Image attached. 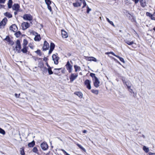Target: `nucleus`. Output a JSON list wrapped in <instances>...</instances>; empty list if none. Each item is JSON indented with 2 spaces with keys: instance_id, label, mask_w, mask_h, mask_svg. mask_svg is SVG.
<instances>
[{
  "instance_id": "nucleus-9",
  "label": "nucleus",
  "mask_w": 155,
  "mask_h": 155,
  "mask_svg": "<svg viewBox=\"0 0 155 155\" xmlns=\"http://www.w3.org/2000/svg\"><path fill=\"white\" fill-rule=\"evenodd\" d=\"M94 84L95 87H97L99 86V84L100 83V81L97 78H95V79L93 80Z\"/></svg>"
},
{
  "instance_id": "nucleus-49",
  "label": "nucleus",
  "mask_w": 155,
  "mask_h": 155,
  "mask_svg": "<svg viewBox=\"0 0 155 155\" xmlns=\"http://www.w3.org/2000/svg\"><path fill=\"white\" fill-rule=\"evenodd\" d=\"M91 10V9L88 6H87V13H89V12Z\"/></svg>"
},
{
  "instance_id": "nucleus-64",
  "label": "nucleus",
  "mask_w": 155,
  "mask_h": 155,
  "mask_svg": "<svg viewBox=\"0 0 155 155\" xmlns=\"http://www.w3.org/2000/svg\"><path fill=\"white\" fill-rule=\"evenodd\" d=\"M87 130H83V133H85L87 132Z\"/></svg>"
},
{
  "instance_id": "nucleus-24",
  "label": "nucleus",
  "mask_w": 155,
  "mask_h": 155,
  "mask_svg": "<svg viewBox=\"0 0 155 155\" xmlns=\"http://www.w3.org/2000/svg\"><path fill=\"white\" fill-rule=\"evenodd\" d=\"M73 6L74 7H78L81 6V4L79 3L78 2H77L76 3H74L73 4Z\"/></svg>"
},
{
  "instance_id": "nucleus-37",
  "label": "nucleus",
  "mask_w": 155,
  "mask_h": 155,
  "mask_svg": "<svg viewBox=\"0 0 155 155\" xmlns=\"http://www.w3.org/2000/svg\"><path fill=\"white\" fill-rule=\"evenodd\" d=\"M107 21L111 25H112L113 26H115L113 22L110 20L108 18H106Z\"/></svg>"
},
{
  "instance_id": "nucleus-38",
  "label": "nucleus",
  "mask_w": 155,
  "mask_h": 155,
  "mask_svg": "<svg viewBox=\"0 0 155 155\" xmlns=\"http://www.w3.org/2000/svg\"><path fill=\"white\" fill-rule=\"evenodd\" d=\"M45 2L47 5H50L51 3V2L50 0H45Z\"/></svg>"
},
{
  "instance_id": "nucleus-58",
  "label": "nucleus",
  "mask_w": 155,
  "mask_h": 155,
  "mask_svg": "<svg viewBox=\"0 0 155 155\" xmlns=\"http://www.w3.org/2000/svg\"><path fill=\"white\" fill-rule=\"evenodd\" d=\"M109 53L112 54V55H113L115 57H116V54H115L112 52H110Z\"/></svg>"
},
{
  "instance_id": "nucleus-1",
  "label": "nucleus",
  "mask_w": 155,
  "mask_h": 155,
  "mask_svg": "<svg viewBox=\"0 0 155 155\" xmlns=\"http://www.w3.org/2000/svg\"><path fill=\"white\" fill-rule=\"evenodd\" d=\"M21 46L20 43V41L19 40H17L16 42V46L13 49V50L15 51L16 50L18 53L21 52Z\"/></svg>"
},
{
  "instance_id": "nucleus-50",
  "label": "nucleus",
  "mask_w": 155,
  "mask_h": 155,
  "mask_svg": "<svg viewBox=\"0 0 155 155\" xmlns=\"http://www.w3.org/2000/svg\"><path fill=\"white\" fill-rule=\"evenodd\" d=\"M8 42L11 45H13L14 44V42L13 41L11 40H10Z\"/></svg>"
},
{
  "instance_id": "nucleus-21",
  "label": "nucleus",
  "mask_w": 155,
  "mask_h": 155,
  "mask_svg": "<svg viewBox=\"0 0 155 155\" xmlns=\"http://www.w3.org/2000/svg\"><path fill=\"white\" fill-rule=\"evenodd\" d=\"M21 51L24 53H26L28 51V50L26 47H23V48L21 50Z\"/></svg>"
},
{
  "instance_id": "nucleus-43",
  "label": "nucleus",
  "mask_w": 155,
  "mask_h": 155,
  "mask_svg": "<svg viewBox=\"0 0 155 155\" xmlns=\"http://www.w3.org/2000/svg\"><path fill=\"white\" fill-rule=\"evenodd\" d=\"M152 20H155V12L152 15L151 18Z\"/></svg>"
},
{
  "instance_id": "nucleus-40",
  "label": "nucleus",
  "mask_w": 155,
  "mask_h": 155,
  "mask_svg": "<svg viewBox=\"0 0 155 155\" xmlns=\"http://www.w3.org/2000/svg\"><path fill=\"white\" fill-rule=\"evenodd\" d=\"M10 40L9 37L8 36H7L4 39V40H5L8 42Z\"/></svg>"
},
{
  "instance_id": "nucleus-22",
  "label": "nucleus",
  "mask_w": 155,
  "mask_h": 155,
  "mask_svg": "<svg viewBox=\"0 0 155 155\" xmlns=\"http://www.w3.org/2000/svg\"><path fill=\"white\" fill-rule=\"evenodd\" d=\"M125 85L127 87V88L131 87L132 84L130 81H127L125 83Z\"/></svg>"
},
{
  "instance_id": "nucleus-35",
  "label": "nucleus",
  "mask_w": 155,
  "mask_h": 155,
  "mask_svg": "<svg viewBox=\"0 0 155 155\" xmlns=\"http://www.w3.org/2000/svg\"><path fill=\"white\" fill-rule=\"evenodd\" d=\"M90 76L93 78V80L95 79V78H97L95 74L93 73H91L90 74Z\"/></svg>"
},
{
  "instance_id": "nucleus-3",
  "label": "nucleus",
  "mask_w": 155,
  "mask_h": 155,
  "mask_svg": "<svg viewBox=\"0 0 155 155\" xmlns=\"http://www.w3.org/2000/svg\"><path fill=\"white\" fill-rule=\"evenodd\" d=\"M41 147L43 150H46L48 149V146L46 142H44L41 144Z\"/></svg>"
},
{
  "instance_id": "nucleus-56",
  "label": "nucleus",
  "mask_w": 155,
  "mask_h": 155,
  "mask_svg": "<svg viewBox=\"0 0 155 155\" xmlns=\"http://www.w3.org/2000/svg\"><path fill=\"white\" fill-rule=\"evenodd\" d=\"M53 50L51 49H50V50L48 52V54H50L52 53V51Z\"/></svg>"
},
{
  "instance_id": "nucleus-53",
  "label": "nucleus",
  "mask_w": 155,
  "mask_h": 155,
  "mask_svg": "<svg viewBox=\"0 0 155 155\" xmlns=\"http://www.w3.org/2000/svg\"><path fill=\"white\" fill-rule=\"evenodd\" d=\"M15 97H17V98H18L19 97V96L20 95V94H16V93H15Z\"/></svg>"
},
{
  "instance_id": "nucleus-2",
  "label": "nucleus",
  "mask_w": 155,
  "mask_h": 155,
  "mask_svg": "<svg viewBox=\"0 0 155 155\" xmlns=\"http://www.w3.org/2000/svg\"><path fill=\"white\" fill-rule=\"evenodd\" d=\"M23 18L24 20L30 21L32 19V17L29 14H25L23 17Z\"/></svg>"
},
{
  "instance_id": "nucleus-15",
  "label": "nucleus",
  "mask_w": 155,
  "mask_h": 155,
  "mask_svg": "<svg viewBox=\"0 0 155 155\" xmlns=\"http://www.w3.org/2000/svg\"><path fill=\"white\" fill-rule=\"evenodd\" d=\"M74 94L77 95L80 98H82L83 97V94L80 91L75 92L74 93Z\"/></svg>"
},
{
  "instance_id": "nucleus-62",
  "label": "nucleus",
  "mask_w": 155,
  "mask_h": 155,
  "mask_svg": "<svg viewBox=\"0 0 155 155\" xmlns=\"http://www.w3.org/2000/svg\"><path fill=\"white\" fill-rule=\"evenodd\" d=\"M71 65L70 64V63H69V62L68 61L67 63V64H66V66H69V65Z\"/></svg>"
},
{
  "instance_id": "nucleus-55",
  "label": "nucleus",
  "mask_w": 155,
  "mask_h": 155,
  "mask_svg": "<svg viewBox=\"0 0 155 155\" xmlns=\"http://www.w3.org/2000/svg\"><path fill=\"white\" fill-rule=\"evenodd\" d=\"M48 60V59L47 57H44V58H43V60L44 61L46 62Z\"/></svg>"
},
{
  "instance_id": "nucleus-34",
  "label": "nucleus",
  "mask_w": 155,
  "mask_h": 155,
  "mask_svg": "<svg viewBox=\"0 0 155 155\" xmlns=\"http://www.w3.org/2000/svg\"><path fill=\"white\" fill-rule=\"evenodd\" d=\"M61 69V68H55L54 70L56 71L54 73V74L55 75H57L58 73H59V72L58 71L60 70Z\"/></svg>"
},
{
  "instance_id": "nucleus-41",
  "label": "nucleus",
  "mask_w": 155,
  "mask_h": 155,
  "mask_svg": "<svg viewBox=\"0 0 155 155\" xmlns=\"http://www.w3.org/2000/svg\"><path fill=\"white\" fill-rule=\"evenodd\" d=\"M0 133L3 134H5V132L4 130L0 128Z\"/></svg>"
},
{
  "instance_id": "nucleus-36",
  "label": "nucleus",
  "mask_w": 155,
  "mask_h": 155,
  "mask_svg": "<svg viewBox=\"0 0 155 155\" xmlns=\"http://www.w3.org/2000/svg\"><path fill=\"white\" fill-rule=\"evenodd\" d=\"M91 91L92 93H93L96 95L98 94L99 93L98 91L97 90H91Z\"/></svg>"
},
{
  "instance_id": "nucleus-54",
  "label": "nucleus",
  "mask_w": 155,
  "mask_h": 155,
  "mask_svg": "<svg viewBox=\"0 0 155 155\" xmlns=\"http://www.w3.org/2000/svg\"><path fill=\"white\" fill-rule=\"evenodd\" d=\"M82 2L83 4V5H84V6H86V3L85 0H83L82 1Z\"/></svg>"
},
{
  "instance_id": "nucleus-60",
  "label": "nucleus",
  "mask_w": 155,
  "mask_h": 155,
  "mask_svg": "<svg viewBox=\"0 0 155 155\" xmlns=\"http://www.w3.org/2000/svg\"><path fill=\"white\" fill-rule=\"evenodd\" d=\"M33 34L34 35H35V36L36 35H38V33L37 32H35V31H33Z\"/></svg>"
},
{
  "instance_id": "nucleus-52",
  "label": "nucleus",
  "mask_w": 155,
  "mask_h": 155,
  "mask_svg": "<svg viewBox=\"0 0 155 155\" xmlns=\"http://www.w3.org/2000/svg\"><path fill=\"white\" fill-rule=\"evenodd\" d=\"M120 61L123 62V63H125V61L124 59L122 58H120L119 59Z\"/></svg>"
},
{
  "instance_id": "nucleus-18",
  "label": "nucleus",
  "mask_w": 155,
  "mask_h": 155,
  "mask_svg": "<svg viewBox=\"0 0 155 155\" xmlns=\"http://www.w3.org/2000/svg\"><path fill=\"white\" fill-rule=\"evenodd\" d=\"M13 4L12 0H9L7 5L8 7L9 8H10L12 7V5Z\"/></svg>"
},
{
  "instance_id": "nucleus-14",
  "label": "nucleus",
  "mask_w": 155,
  "mask_h": 155,
  "mask_svg": "<svg viewBox=\"0 0 155 155\" xmlns=\"http://www.w3.org/2000/svg\"><path fill=\"white\" fill-rule=\"evenodd\" d=\"M140 2L142 7H144L146 6V0H141Z\"/></svg>"
},
{
  "instance_id": "nucleus-10",
  "label": "nucleus",
  "mask_w": 155,
  "mask_h": 155,
  "mask_svg": "<svg viewBox=\"0 0 155 155\" xmlns=\"http://www.w3.org/2000/svg\"><path fill=\"white\" fill-rule=\"evenodd\" d=\"M19 8L20 6L18 4H14L12 7V9L15 11H18Z\"/></svg>"
},
{
  "instance_id": "nucleus-6",
  "label": "nucleus",
  "mask_w": 155,
  "mask_h": 155,
  "mask_svg": "<svg viewBox=\"0 0 155 155\" xmlns=\"http://www.w3.org/2000/svg\"><path fill=\"white\" fill-rule=\"evenodd\" d=\"M91 81L88 79L86 80L84 82L85 85H86L87 88L89 90L91 88Z\"/></svg>"
},
{
  "instance_id": "nucleus-25",
  "label": "nucleus",
  "mask_w": 155,
  "mask_h": 155,
  "mask_svg": "<svg viewBox=\"0 0 155 155\" xmlns=\"http://www.w3.org/2000/svg\"><path fill=\"white\" fill-rule=\"evenodd\" d=\"M125 42L126 43L129 45H131L133 44L134 43L133 41H130L129 40H125Z\"/></svg>"
},
{
  "instance_id": "nucleus-32",
  "label": "nucleus",
  "mask_w": 155,
  "mask_h": 155,
  "mask_svg": "<svg viewBox=\"0 0 155 155\" xmlns=\"http://www.w3.org/2000/svg\"><path fill=\"white\" fill-rule=\"evenodd\" d=\"M55 45L54 43L52 42L50 44V49L54 50L55 47Z\"/></svg>"
},
{
  "instance_id": "nucleus-4",
  "label": "nucleus",
  "mask_w": 155,
  "mask_h": 155,
  "mask_svg": "<svg viewBox=\"0 0 155 155\" xmlns=\"http://www.w3.org/2000/svg\"><path fill=\"white\" fill-rule=\"evenodd\" d=\"M53 60L55 64H57L58 63L59 57L55 54H54L52 56Z\"/></svg>"
},
{
  "instance_id": "nucleus-17",
  "label": "nucleus",
  "mask_w": 155,
  "mask_h": 155,
  "mask_svg": "<svg viewBox=\"0 0 155 155\" xmlns=\"http://www.w3.org/2000/svg\"><path fill=\"white\" fill-rule=\"evenodd\" d=\"M87 59L89 61H93L96 62L97 60L96 58L92 57H87Z\"/></svg>"
},
{
  "instance_id": "nucleus-63",
  "label": "nucleus",
  "mask_w": 155,
  "mask_h": 155,
  "mask_svg": "<svg viewBox=\"0 0 155 155\" xmlns=\"http://www.w3.org/2000/svg\"><path fill=\"white\" fill-rule=\"evenodd\" d=\"M46 65H47V66L48 67V68H49V67H50V66L48 65V62H46Z\"/></svg>"
},
{
  "instance_id": "nucleus-8",
  "label": "nucleus",
  "mask_w": 155,
  "mask_h": 155,
  "mask_svg": "<svg viewBox=\"0 0 155 155\" xmlns=\"http://www.w3.org/2000/svg\"><path fill=\"white\" fill-rule=\"evenodd\" d=\"M22 26L23 30H25L28 28L30 26V24L28 22H23L22 24Z\"/></svg>"
},
{
  "instance_id": "nucleus-16",
  "label": "nucleus",
  "mask_w": 155,
  "mask_h": 155,
  "mask_svg": "<svg viewBox=\"0 0 155 155\" xmlns=\"http://www.w3.org/2000/svg\"><path fill=\"white\" fill-rule=\"evenodd\" d=\"M34 39L35 41H40L41 39V38L40 35L38 34V35H36L34 38Z\"/></svg>"
},
{
  "instance_id": "nucleus-47",
  "label": "nucleus",
  "mask_w": 155,
  "mask_h": 155,
  "mask_svg": "<svg viewBox=\"0 0 155 155\" xmlns=\"http://www.w3.org/2000/svg\"><path fill=\"white\" fill-rule=\"evenodd\" d=\"M121 78H122L121 79H122V80L123 81V83L125 84V83L127 82L125 81V78L123 77H122Z\"/></svg>"
},
{
  "instance_id": "nucleus-51",
  "label": "nucleus",
  "mask_w": 155,
  "mask_h": 155,
  "mask_svg": "<svg viewBox=\"0 0 155 155\" xmlns=\"http://www.w3.org/2000/svg\"><path fill=\"white\" fill-rule=\"evenodd\" d=\"M43 68V71L44 72H46L48 69L46 67H44Z\"/></svg>"
},
{
  "instance_id": "nucleus-44",
  "label": "nucleus",
  "mask_w": 155,
  "mask_h": 155,
  "mask_svg": "<svg viewBox=\"0 0 155 155\" xmlns=\"http://www.w3.org/2000/svg\"><path fill=\"white\" fill-rule=\"evenodd\" d=\"M47 5V8L49 10L50 12H52V10L51 9V6H50V5Z\"/></svg>"
},
{
  "instance_id": "nucleus-20",
  "label": "nucleus",
  "mask_w": 155,
  "mask_h": 155,
  "mask_svg": "<svg viewBox=\"0 0 155 155\" xmlns=\"http://www.w3.org/2000/svg\"><path fill=\"white\" fill-rule=\"evenodd\" d=\"M35 144V142L34 140H33L31 142L28 143V146L29 147H33Z\"/></svg>"
},
{
  "instance_id": "nucleus-26",
  "label": "nucleus",
  "mask_w": 155,
  "mask_h": 155,
  "mask_svg": "<svg viewBox=\"0 0 155 155\" xmlns=\"http://www.w3.org/2000/svg\"><path fill=\"white\" fill-rule=\"evenodd\" d=\"M51 68H52L51 67H50L49 68H48L47 69L48 74L49 75L52 74L53 73V72L51 70Z\"/></svg>"
},
{
  "instance_id": "nucleus-45",
  "label": "nucleus",
  "mask_w": 155,
  "mask_h": 155,
  "mask_svg": "<svg viewBox=\"0 0 155 155\" xmlns=\"http://www.w3.org/2000/svg\"><path fill=\"white\" fill-rule=\"evenodd\" d=\"M152 14L150 13L149 12H147L146 13V15L147 16H149V17L150 18H151V17L152 16Z\"/></svg>"
},
{
  "instance_id": "nucleus-5",
  "label": "nucleus",
  "mask_w": 155,
  "mask_h": 155,
  "mask_svg": "<svg viewBox=\"0 0 155 155\" xmlns=\"http://www.w3.org/2000/svg\"><path fill=\"white\" fill-rule=\"evenodd\" d=\"M78 76V74H71V76L69 77L70 81L73 82L75 79Z\"/></svg>"
},
{
  "instance_id": "nucleus-42",
  "label": "nucleus",
  "mask_w": 155,
  "mask_h": 155,
  "mask_svg": "<svg viewBox=\"0 0 155 155\" xmlns=\"http://www.w3.org/2000/svg\"><path fill=\"white\" fill-rule=\"evenodd\" d=\"M35 52L39 56L41 55L40 50L38 49L37 51H35Z\"/></svg>"
},
{
  "instance_id": "nucleus-11",
  "label": "nucleus",
  "mask_w": 155,
  "mask_h": 155,
  "mask_svg": "<svg viewBox=\"0 0 155 155\" xmlns=\"http://www.w3.org/2000/svg\"><path fill=\"white\" fill-rule=\"evenodd\" d=\"M7 21V18H5L0 23V25L4 27V26L5 25L6 22Z\"/></svg>"
},
{
  "instance_id": "nucleus-29",
  "label": "nucleus",
  "mask_w": 155,
  "mask_h": 155,
  "mask_svg": "<svg viewBox=\"0 0 155 155\" xmlns=\"http://www.w3.org/2000/svg\"><path fill=\"white\" fill-rule=\"evenodd\" d=\"M20 152L21 155H25L24 148L23 147L20 149Z\"/></svg>"
},
{
  "instance_id": "nucleus-23",
  "label": "nucleus",
  "mask_w": 155,
  "mask_h": 155,
  "mask_svg": "<svg viewBox=\"0 0 155 155\" xmlns=\"http://www.w3.org/2000/svg\"><path fill=\"white\" fill-rule=\"evenodd\" d=\"M66 68L69 73H71L72 70V66L71 65L66 66Z\"/></svg>"
},
{
  "instance_id": "nucleus-39",
  "label": "nucleus",
  "mask_w": 155,
  "mask_h": 155,
  "mask_svg": "<svg viewBox=\"0 0 155 155\" xmlns=\"http://www.w3.org/2000/svg\"><path fill=\"white\" fill-rule=\"evenodd\" d=\"M32 151L35 153H37L38 152V150L36 147H35L32 149Z\"/></svg>"
},
{
  "instance_id": "nucleus-48",
  "label": "nucleus",
  "mask_w": 155,
  "mask_h": 155,
  "mask_svg": "<svg viewBox=\"0 0 155 155\" xmlns=\"http://www.w3.org/2000/svg\"><path fill=\"white\" fill-rule=\"evenodd\" d=\"M79 68V67L77 65H75L74 66V68L75 69L76 72L77 71H78V69Z\"/></svg>"
},
{
  "instance_id": "nucleus-30",
  "label": "nucleus",
  "mask_w": 155,
  "mask_h": 155,
  "mask_svg": "<svg viewBox=\"0 0 155 155\" xmlns=\"http://www.w3.org/2000/svg\"><path fill=\"white\" fill-rule=\"evenodd\" d=\"M80 148L81 150H82L83 151H85V148H84L81 145H80V144H78V143H76V144Z\"/></svg>"
},
{
  "instance_id": "nucleus-46",
  "label": "nucleus",
  "mask_w": 155,
  "mask_h": 155,
  "mask_svg": "<svg viewBox=\"0 0 155 155\" xmlns=\"http://www.w3.org/2000/svg\"><path fill=\"white\" fill-rule=\"evenodd\" d=\"M130 88L131 87L128 88L129 91L131 93L134 94V92L133 91V90L131 89Z\"/></svg>"
},
{
  "instance_id": "nucleus-61",
  "label": "nucleus",
  "mask_w": 155,
  "mask_h": 155,
  "mask_svg": "<svg viewBox=\"0 0 155 155\" xmlns=\"http://www.w3.org/2000/svg\"><path fill=\"white\" fill-rule=\"evenodd\" d=\"M149 155H155V153L149 152L148 153Z\"/></svg>"
},
{
  "instance_id": "nucleus-27",
  "label": "nucleus",
  "mask_w": 155,
  "mask_h": 155,
  "mask_svg": "<svg viewBox=\"0 0 155 155\" xmlns=\"http://www.w3.org/2000/svg\"><path fill=\"white\" fill-rule=\"evenodd\" d=\"M143 150L146 153H148L149 151V148L144 146L143 147Z\"/></svg>"
},
{
  "instance_id": "nucleus-57",
  "label": "nucleus",
  "mask_w": 155,
  "mask_h": 155,
  "mask_svg": "<svg viewBox=\"0 0 155 155\" xmlns=\"http://www.w3.org/2000/svg\"><path fill=\"white\" fill-rule=\"evenodd\" d=\"M6 0H0V3H4Z\"/></svg>"
},
{
  "instance_id": "nucleus-33",
  "label": "nucleus",
  "mask_w": 155,
  "mask_h": 155,
  "mask_svg": "<svg viewBox=\"0 0 155 155\" xmlns=\"http://www.w3.org/2000/svg\"><path fill=\"white\" fill-rule=\"evenodd\" d=\"M28 43V41L26 39H24L23 40V47H26V45Z\"/></svg>"
},
{
  "instance_id": "nucleus-31",
  "label": "nucleus",
  "mask_w": 155,
  "mask_h": 155,
  "mask_svg": "<svg viewBox=\"0 0 155 155\" xmlns=\"http://www.w3.org/2000/svg\"><path fill=\"white\" fill-rule=\"evenodd\" d=\"M21 34L20 31H18L15 33V35L17 38H18L20 36Z\"/></svg>"
},
{
  "instance_id": "nucleus-13",
  "label": "nucleus",
  "mask_w": 155,
  "mask_h": 155,
  "mask_svg": "<svg viewBox=\"0 0 155 155\" xmlns=\"http://www.w3.org/2000/svg\"><path fill=\"white\" fill-rule=\"evenodd\" d=\"M9 28L10 30L13 31L14 32H15V31L16 30L17 27L14 24L11 26Z\"/></svg>"
},
{
  "instance_id": "nucleus-28",
  "label": "nucleus",
  "mask_w": 155,
  "mask_h": 155,
  "mask_svg": "<svg viewBox=\"0 0 155 155\" xmlns=\"http://www.w3.org/2000/svg\"><path fill=\"white\" fill-rule=\"evenodd\" d=\"M44 66V64L42 61H39L38 64V67L40 68H41L43 67Z\"/></svg>"
},
{
  "instance_id": "nucleus-59",
  "label": "nucleus",
  "mask_w": 155,
  "mask_h": 155,
  "mask_svg": "<svg viewBox=\"0 0 155 155\" xmlns=\"http://www.w3.org/2000/svg\"><path fill=\"white\" fill-rule=\"evenodd\" d=\"M134 1L135 4H137L139 1V0H132Z\"/></svg>"
},
{
  "instance_id": "nucleus-19",
  "label": "nucleus",
  "mask_w": 155,
  "mask_h": 155,
  "mask_svg": "<svg viewBox=\"0 0 155 155\" xmlns=\"http://www.w3.org/2000/svg\"><path fill=\"white\" fill-rule=\"evenodd\" d=\"M4 15L5 16L8 17V18H11L12 17V15L8 12H6L4 13Z\"/></svg>"
},
{
  "instance_id": "nucleus-7",
  "label": "nucleus",
  "mask_w": 155,
  "mask_h": 155,
  "mask_svg": "<svg viewBox=\"0 0 155 155\" xmlns=\"http://www.w3.org/2000/svg\"><path fill=\"white\" fill-rule=\"evenodd\" d=\"M49 47V44L48 42L45 41L44 42V44L43 47V51H46L48 50Z\"/></svg>"
},
{
  "instance_id": "nucleus-12",
  "label": "nucleus",
  "mask_w": 155,
  "mask_h": 155,
  "mask_svg": "<svg viewBox=\"0 0 155 155\" xmlns=\"http://www.w3.org/2000/svg\"><path fill=\"white\" fill-rule=\"evenodd\" d=\"M61 35L63 38H66L68 37V35L67 33L63 30H61Z\"/></svg>"
}]
</instances>
